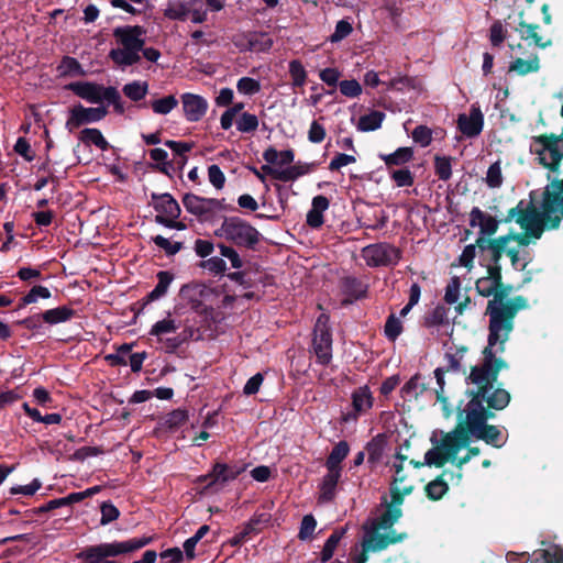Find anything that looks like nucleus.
<instances>
[{"label":"nucleus","instance_id":"nucleus-61","mask_svg":"<svg viewBox=\"0 0 563 563\" xmlns=\"http://www.w3.org/2000/svg\"><path fill=\"white\" fill-rule=\"evenodd\" d=\"M412 140L422 147L430 145L432 141V132L426 125H418L412 131Z\"/></svg>","mask_w":563,"mask_h":563},{"label":"nucleus","instance_id":"nucleus-34","mask_svg":"<svg viewBox=\"0 0 563 563\" xmlns=\"http://www.w3.org/2000/svg\"><path fill=\"white\" fill-rule=\"evenodd\" d=\"M385 114L380 111H372L358 119L357 129L362 132H371L380 128Z\"/></svg>","mask_w":563,"mask_h":563},{"label":"nucleus","instance_id":"nucleus-63","mask_svg":"<svg viewBox=\"0 0 563 563\" xmlns=\"http://www.w3.org/2000/svg\"><path fill=\"white\" fill-rule=\"evenodd\" d=\"M131 352V346L128 344L121 345L115 353L106 356L112 365H128V356Z\"/></svg>","mask_w":563,"mask_h":563},{"label":"nucleus","instance_id":"nucleus-41","mask_svg":"<svg viewBox=\"0 0 563 563\" xmlns=\"http://www.w3.org/2000/svg\"><path fill=\"white\" fill-rule=\"evenodd\" d=\"M413 152L410 147H399L394 153L380 155L387 166L402 165L412 158Z\"/></svg>","mask_w":563,"mask_h":563},{"label":"nucleus","instance_id":"nucleus-49","mask_svg":"<svg viewBox=\"0 0 563 563\" xmlns=\"http://www.w3.org/2000/svg\"><path fill=\"white\" fill-rule=\"evenodd\" d=\"M485 181L489 188H499L503 185V174L499 162H495L488 167Z\"/></svg>","mask_w":563,"mask_h":563},{"label":"nucleus","instance_id":"nucleus-36","mask_svg":"<svg viewBox=\"0 0 563 563\" xmlns=\"http://www.w3.org/2000/svg\"><path fill=\"white\" fill-rule=\"evenodd\" d=\"M475 438L495 448H501L505 444L501 432L496 426L486 424Z\"/></svg>","mask_w":563,"mask_h":563},{"label":"nucleus","instance_id":"nucleus-2","mask_svg":"<svg viewBox=\"0 0 563 563\" xmlns=\"http://www.w3.org/2000/svg\"><path fill=\"white\" fill-rule=\"evenodd\" d=\"M527 300L521 297L504 299L501 295H495L488 301L486 314L489 317L487 346L483 351V363L472 368L467 380L479 385L496 378L507 364L497 354L505 351V344L514 330V320L517 313L527 308Z\"/></svg>","mask_w":563,"mask_h":563},{"label":"nucleus","instance_id":"nucleus-13","mask_svg":"<svg viewBox=\"0 0 563 563\" xmlns=\"http://www.w3.org/2000/svg\"><path fill=\"white\" fill-rule=\"evenodd\" d=\"M362 256L371 267L396 265L400 260V252L388 243H376L365 246Z\"/></svg>","mask_w":563,"mask_h":563},{"label":"nucleus","instance_id":"nucleus-25","mask_svg":"<svg viewBox=\"0 0 563 563\" xmlns=\"http://www.w3.org/2000/svg\"><path fill=\"white\" fill-rule=\"evenodd\" d=\"M405 460L406 457L400 453H397L395 456V461L391 465L394 470V478L390 484V494L398 495L399 493H402V495H409L412 492V486L400 487V484L406 481V474L404 472Z\"/></svg>","mask_w":563,"mask_h":563},{"label":"nucleus","instance_id":"nucleus-10","mask_svg":"<svg viewBox=\"0 0 563 563\" xmlns=\"http://www.w3.org/2000/svg\"><path fill=\"white\" fill-rule=\"evenodd\" d=\"M509 239V236H501L495 240L490 246L488 247L492 253V265H489L487 269V276L479 278L476 282V290L483 297H489L492 295H497L496 290L500 284L501 279V267L499 265L500 260V251L505 247V242Z\"/></svg>","mask_w":563,"mask_h":563},{"label":"nucleus","instance_id":"nucleus-18","mask_svg":"<svg viewBox=\"0 0 563 563\" xmlns=\"http://www.w3.org/2000/svg\"><path fill=\"white\" fill-rule=\"evenodd\" d=\"M180 101L188 122L200 121L208 111V101L200 95L185 92L180 96Z\"/></svg>","mask_w":563,"mask_h":563},{"label":"nucleus","instance_id":"nucleus-60","mask_svg":"<svg viewBox=\"0 0 563 563\" xmlns=\"http://www.w3.org/2000/svg\"><path fill=\"white\" fill-rule=\"evenodd\" d=\"M426 490L431 499L438 500L448 492V484L442 479H434L427 485Z\"/></svg>","mask_w":563,"mask_h":563},{"label":"nucleus","instance_id":"nucleus-16","mask_svg":"<svg viewBox=\"0 0 563 563\" xmlns=\"http://www.w3.org/2000/svg\"><path fill=\"white\" fill-rule=\"evenodd\" d=\"M390 495H391V503L387 506V509L380 516L379 523L374 522L372 525V527L365 531V533L374 528H376L377 531H379L380 528L389 529L401 517V505H402V499L406 495H402V493H399L398 495H396V494H390ZM378 533L380 537L385 538L388 541L393 540V539H399V538H401L400 541H402V539H404V536L395 537L394 536L395 532H391L388 536H384L380 532H378ZM397 542H399V540Z\"/></svg>","mask_w":563,"mask_h":563},{"label":"nucleus","instance_id":"nucleus-24","mask_svg":"<svg viewBox=\"0 0 563 563\" xmlns=\"http://www.w3.org/2000/svg\"><path fill=\"white\" fill-rule=\"evenodd\" d=\"M499 222L488 213L474 207L470 212V225L478 227L483 235H493L498 229Z\"/></svg>","mask_w":563,"mask_h":563},{"label":"nucleus","instance_id":"nucleus-56","mask_svg":"<svg viewBox=\"0 0 563 563\" xmlns=\"http://www.w3.org/2000/svg\"><path fill=\"white\" fill-rule=\"evenodd\" d=\"M152 241L157 247L164 250L167 255H175L180 251L183 246L180 242H170L168 239L162 235L153 236Z\"/></svg>","mask_w":563,"mask_h":563},{"label":"nucleus","instance_id":"nucleus-32","mask_svg":"<svg viewBox=\"0 0 563 563\" xmlns=\"http://www.w3.org/2000/svg\"><path fill=\"white\" fill-rule=\"evenodd\" d=\"M346 530H347V527H342V528L335 529L330 534V537L327 539V541L323 545V549L321 551V555H320V561L322 563L328 562L333 556V553H334L339 542L346 533Z\"/></svg>","mask_w":563,"mask_h":563},{"label":"nucleus","instance_id":"nucleus-14","mask_svg":"<svg viewBox=\"0 0 563 563\" xmlns=\"http://www.w3.org/2000/svg\"><path fill=\"white\" fill-rule=\"evenodd\" d=\"M463 413H465V429L470 437H474L481 432V430L487 424V420L493 417V413H488L482 404V399L479 396H473V398L467 402L465 409L460 412L459 419H462Z\"/></svg>","mask_w":563,"mask_h":563},{"label":"nucleus","instance_id":"nucleus-50","mask_svg":"<svg viewBox=\"0 0 563 563\" xmlns=\"http://www.w3.org/2000/svg\"><path fill=\"white\" fill-rule=\"evenodd\" d=\"M435 174L441 180H449L452 176V165L450 157L437 156L434 161Z\"/></svg>","mask_w":563,"mask_h":563},{"label":"nucleus","instance_id":"nucleus-40","mask_svg":"<svg viewBox=\"0 0 563 563\" xmlns=\"http://www.w3.org/2000/svg\"><path fill=\"white\" fill-rule=\"evenodd\" d=\"M178 106V100L175 96L168 95L159 99L151 101V108L155 114L166 115L170 113Z\"/></svg>","mask_w":563,"mask_h":563},{"label":"nucleus","instance_id":"nucleus-53","mask_svg":"<svg viewBox=\"0 0 563 563\" xmlns=\"http://www.w3.org/2000/svg\"><path fill=\"white\" fill-rule=\"evenodd\" d=\"M352 31L353 26L347 20H340L335 25L334 32L330 35L329 41L331 43H339L346 38Z\"/></svg>","mask_w":563,"mask_h":563},{"label":"nucleus","instance_id":"nucleus-58","mask_svg":"<svg viewBox=\"0 0 563 563\" xmlns=\"http://www.w3.org/2000/svg\"><path fill=\"white\" fill-rule=\"evenodd\" d=\"M340 92L347 98H356L362 93V86L355 79L339 82Z\"/></svg>","mask_w":563,"mask_h":563},{"label":"nucleus","instance_id":"nucleus-8","mask_svg":"<svg viewBox=\"0 0 563 563\" xmlns=\"http://www.w3.org/2000/svg\"><path fill=\"white\" fill-rule=\"evenodd\" d=\"M180 327V320L175 318L170 312H167L163 319L152 324L148 335L155 339L156 343L159 344L165 353L173 354L188 338L184 331H178Z\"/></svg>","mask_w":563,"mask_h":563},{"label":"nucleus","instance_id":"nucleus-7","mask_svg":"<svg viewBox=\"0 0 563 563\" xmlns=\"http://www.w3.org/2000/svg\"><path fill=\"white\" fill-rule=\"evenodd\" d=\"M214 235L236 246L250 250L254 249L261 239V233L256 228L236 216L224 217L220 227L214 230Z\"/></svg>","mask_w":563,"mask_h":563},{"label":"nucleus","instance_id":"nucleus-33","mask_svg":"<svg viewBox=\"0 0 563 563\" xmlns=\"http://www.w3.org/2000/svg\"><path fill=\"white\" fill-rule=\"evenodd\" d=\"M165 145L172 150L174 154V161L175 163L183 168L187 161V153L191 151L194 147L192 143L187 142H178V141H166Z\"/></svg>","mask_w":563,"mask_h":563},{"label":"nucleus","instance_id":"nucleus-62","mask_svg":"<svg viewBox=\"0 0 563 563\" xmlns=\"http://www.w3.org/2000/svg\"><path fill=\"white\" fill-rule=\"evenodd\" d=\"M356 162L355 154H336L329 163L330 170H339L340 168L347 166L350 164H354Z\"/></svg>","mask_w":563,"mask_h":563},{"label":"nucleus","instance_id":"nucleus-38","mask_svg":"<svg viewBox=\"0 0 563 563\" xmlns=\"http://www.w3.org/2000/svg\"><path fill=\"white\" fill-rule=\"evenodd\" d=\"M250 52L263 53L273 46V40L267 33L251 32V41H249Z\"/></svg>","mask_w":563,"mask_h":563},{"label":"nucleus","instance_id":"nucleus-55","mask_svg":"<svg viewBox=\"0 0 563 563\" xmlns=\"http://www.w3.org/2000/svg\"><path fill=\"white\" fill-rule=\"evenodd\" d=\"M461 282L460 278L454 276L450 279L445 287L444 300L449 305L456 303L460 298Z\"/></svg>","mask_w":563,"mask_h":563},{"label":"nucleus","instance_id":"nucleus-15","mask_svg":"<svg viewBox=\"0 0 563 563\" xmlns=\"http://www.w3.org/2000/svg\"><path fill=\"white\" fill-rule=\"evenodd\" d=\"M107 113L108 111L103 106L86 108L82 104H76L69 111L66 129L71 132L84 124L98 122L102 120Z\"/></svg>","mask_w":563,"mask_h":563},{"label":"nucleus","instance_id":"nucleus-54","mask_svg":"<svg viewBox=\"0 0 563 563\" xmlns=\"http://www.w3.org/2000/svg\"><path fill=\"white\" fill-rule=\"evenodd\" d=\"M402 332V324L398 318L390 314L385 323L384 333L390 341H395Z\"/></svg>","mask_w":563,"mask_h":563},{"label":"nucleus","instance_id":"nucleus-31","mask_svg":"<svg viewBox=\"0 0 563 563\" xmlns=\"http://www.w3.org/2000/svg\"><path fill=\"white\" fill-rule=\"evenodd\" d=\"M174 280V275L167 271L157 273V284L154 289L147 295L148 301H155L164 297Z\"/></svg>","mask_w":563,"mask_h":563},{"label":"nucleus","instance_id":"nucleus-26","mask_svg":"<svg viewBox=\"0 0 563 563\" xmlns=\"http://www.w3.org/2000/svg\"><path fill=\"white\" fill-rule=\"evenodd\" d=\"M341 473L338 471H328L323 476L320 485H319V503L327 504L333 500L336 493V486L340 481Z\"/></svg>","mask_w":563,"mask_h":563},{"label":"nucleus","instance_id":"nucleus-6","mask_svg":"<svg viewBox=\"0 0 563 563\" xmlns=\"http://www.w3.org/2000/svg\"><path fill=\"white\" fill-rule=\"evenodd\" d=\"M151 541V537H141L89 545L77 554V559L85 563H114V558L140 550Z\"/></svg>","mask_w":563,"mask_h":563},{"label":"nucleus","instance_id":"nucleus-23","mask_svg":"<svg viewBox=\"0 0 563 563\" xmlns=\"http://www.w3.org/2000/svg\"><path fill=\"white\" fill-rule=\"evenodd\" d=\"M516 31L518 32L521 40L528 42L529 44H533L539 48H547L552 45V41L550 38L540 34L539 25L520 21L516 27Z\"/></svg>","mask_w":563,"mask_h":563},{"label":"nucleus","instance_id":"nucleus-39","mask_svg":"<svg viewBox=\"0 0 563 563\" xmlns=\"http://www.w3.org/2000/svg\"><path fill=\"white\" fill-rule=\"evenodd\" d=\"M123 93L132 101H140L145 98L148 91V85L146 81L135 80L125 84L122 89Z\"/></svg>","mask_w":563,"mask_h":563},{"label":"nucleus","instance_id":"nucleus-1","mask_svg":"<svg viewBox=\"0 0 563 563\" xmlns=\"http://www.w3.org/2000/svg\"><path fill=\"white\" fill-rule=\"evenodd\" d=\"M563 219V179L544 188L541 201L520 200L508 211L506 222H515L523 234H508L500 256L506 254L517 271H523L530 262L526 246L530 239L538 240L545 229H555Z\"/></svg>","mask_w":563,"mask_h":563},{"label":"nucleus","instance_id":"nucleus-12","mask_svg":"<svg viewBox=\"0 0 563 563\" xmlns=\"http://www.w3.org/2000/svg\"><path fill=\"white\" fill-rule=\"evenodd\" d=\"M312 346L318 363L328 365L332 360V335L329 328V317L320 314L314 324Z\"/></svg>","mask_w":563,"mask_h":563},{"label":"nucleus","instance_id":"nucleus-19","mask_svg":"<svg viewBox=\"0 0 563 563\" xmlns=\"http://www.w3.org/2000/svg\"><path fill=\"white\" fill-rule=\"evenodd\" d=\"M183 205L189 213L198 217L207 216L221 208L219 199L202 198L194 194H186L183 198Z\"/></svg>","mask_w":563,"mask_h":563},{"label":"nucleus","instance_id":"nucleus-20","mask_svg":"<svg viewBox=\"0 0 563 563\" xmlns=\"http://www.w3.org/2000/svg\"><path fill=\"white\" fill-rule=\"evenodd\" d=\"M401 538H399L400 540ZM398 539L393 540H386L385 538L380 537L377 529L374 528L369 531H367L364 534L363 542H362V552L356 554L353 559L354 563H366L367 561V551L377 552L386 549L389 544L396 543Z\"/></svg>","mask_w":563,"mask_h":563},{"label":"nucleus","instance_id":"nucleus-43","mask_svg":"<svg viewBox=\"0 0 563 563\" xmlns=\"http://www.w3.org/2000/svg\"><path fill=\"white\" fill-rule=\"evenodd\" d=\"M533 560L536 563H563L562 553L556 548L536 551Z\"/></svg>","mask_w":563,"mask_h":563},{"label":"nucleus","instance_id":"nucleus-21","mask_svg":"<svg viewBox=\"0 0 563 563\" xmlns=\"http://www.w3.org/2000/svg\"><path fill=\"white\" fill-rule=\"evenodd\" d=\"M68 88L76 96L91 103L104 101L108 92V87L89 81L71 82L68 85Z\"/></svg>","mask_w":563,"mask_h":563},{"label":"nucleus","instance_id":"nucleus-17","mask_svg":"<svg viewBox=\"0 0 563 563\" xmlns=\"http://www.w3.org/2000/svg\"><path fill=\"white\" fill-rule=\"evenodd\" d=\"M497 377L490 379L485 384H479L477 386V391L474 396H479L482 402L485 400L487 405L496 410H501L506 408L510 401L509 393L504 388H494V384L496 383Z\"/></svg>","mask_w":563,"mask_h":563},{"label":"nucleus","instance_id":"nucleus-47","mask_svg":"<svg viewBox=\"0 0 563 563\" xmlns=\"http://www.w3.org/2000/svg\"><path fill=\"white\" fill-rule=\"evenodd\" d=\"M52 292L51 290L42 285H36L31 288V290L22 298L21 306H27L31 303L36 302L40 298L42 299H48L51 298Z\"/></svg>","mask_w":563,"mask_h":563},{"label":"nucleus","instance_id":"nucleus-4","mask_svg":"<svg viewBox=\"0 0 563 563\" xmlns=\"http://www.w3.org/2000/svg\"><path fill=\"white\" fill-rule=\"evenodd\" d=\"M145 33V30L139 25L118 26L113 30L117 46L110 49L109 58L118 68L125 70L141 62Z\"/></svg>","mask_w":563,"mask_h":563},{"label":"nucleus","instance_id":"nucleus-30","mask_svg":"<svg viewBox=\"0 0 563 563\" xmlns=\"http://www.w3.org/2000/svg\"><path fill=\"white\" fill-rule=\"evenodd\" d=\"M352 406L356 413L364 412L372 408L373 396L368 386H361L353 391Z\"/></svg>","mask_w":563,"mask_h":563},{"label":"nucleus","instance_id":"nucleus-59","mask_svg":"<svg viewBox=\"0 0 563 563\" xmlns=\"http://www.w3.org/2000/svg\"><path fill=\"white\" fill-rule=\"evenodd\" d=\"M316 526H317V521H316V519H314V517L312 515L303 516V518L301 520V523H300V529H299L298 538L300 540H308V539H310L312 537V534H313Z\"/></svg>","mask_w":563,"mask_h":563},{"label":"nucleus","instance_id":"nucleus-11","mask_svg":"<svg viewBox=\"0 0 563 563\" xmlns=\"http://www.w3.org/2000/svg\"><path fill=\"white\" fill-rule=\"evenodd\" d=\"M152 203L157 212L156 223L179 231L186 229L184 223L177 221L180 216V207L170 194H152Z\"/></svg>","mask_w":563,"mask_h":563},{"label":"nucleus","instance_id":"nucleus-5","mask_svg":"<svg viewBox=\"0 0 563 563\" xmlns=\"http://www.w3.org/2000/svg\"><path fill=\"white\" fill-rule=\"evenodd\" d=\"M263 158L267 165H263L262 170L274 179L284 183L294 181L310 172L308 164L298 162L290 165L295 159L292 150L278 152L275 147L271 146L264 151Z\"/></svg>","mask_w":563,"mask_h":563},{"label":"nucleus","instance_id":"nucleus-44","mask_svg":"<svg viewBox=\"0 0 563 563\" xmlns=\"http://www.w3.org/2000/svg\"><path fill=\"white\" fill-rule=\"evenodd\" d=\"M292 87H302L306 84L307 71L301 62L294 59L288 66Z\"/></svg>","mask_w":563,"mask_h":563},{"label":"nucleus","instance_id":"nucleus-37","mask_svg":"<svg viewBox=\"0 0 563 563\" xmlns=\"http://www.w3.org/2000/svg\"><path fill=\"white\" fill-rule=\"evenodd\" d=\"M243 472V467L228 466L223 463H217L213 466L214 482L227 483L235 479Z\"/></svg>","mask_w":563,"mask_h":563},{"label":"nucleus","instance_id":"nucleus-64","mask_svg":"<svg viewBox=\"0 0 563 563\" xmlns=\"http://www.w3.org/2000/svg\"><path fill=\"white\" fill-rule=\"evenodd\" d=\"M208 178L216 189L223 188L225 183V176L218 165L212 164L208 167Z\"/></svg>","mask_w":563,"mask_h":563},{"label":"nucleus","instance_id":"nucleus-42","mask_svg":"<svg viewBox=\"0 0 563 563\" xmlns=\"http://www.w3.org/2000/svg\"><path fill=\"white\" fill-rule=\"evenodd\" d=\"M258 118L249 112H242L235 121L236 130L241 133H252L258 128Z\"/></svg>","mask_w":563,"mask_h":563},{"label":"nucleus","instance_id":"nucleus-9","mask_svg":"<svg viewBox=\"0 0 563 563\" xmlns=\"http://www.w3.org/2000/svg\"><path fill=\"white\" fill-rule=\"evenodd\" d=\"M530 151L541 165L554 170L563 158V137L555 135L533 137Z\"/></svg>","mask_w":563,"mask_h":563},{"label":"nucleus","instance_id":"nucleus-3","mask_svg":"<svg viewBox=\"0 0 563 563\" xmlns=\"http://www.w3.org/2000/svg\"><path fill=\"white\" fill-rule=\"evenodd\" d=\"M430 441L433 448L424 454V464L428 466L440 467L449 462L462 468L472 457L479 454L478 448H470L471 437L462 424L445 433L441 440L433 434Z\"/></svg>","mask_w":563,"mask_h":563},{"label":"nucleus","instance_id":"nucleus-29","mask_svg":"<svg viewBox=\"0 0 563 563\" xmlns=\"http://www.w3.org/2000/svg\"><path fill=\"white\" fill-rule=\"evenodd\" d=\"M349 451L350 446L346 441L336 443L327 459V471H338V473H341V462L347 456Z\"/></svg>","mask_w":563,"mask_h":563},{"label":"nucleus","instance_id":"nucleus-57","mask_svg":"<svg viewBox=\"0 0 563 563\" xmlns=\"http://www.w3.org/2000/svg\"><path fill=\"white\" fill-rule=\"evenodd\" d=\"M343 290L355 299L362 297L365 291L363 284L354 277H347L343 280Z\"/></svg>","mask_w":563,"mask_h":563},{"label":"nucleus","instance_id":"nucleus-22","mask_svg":"<svg viewBox=\"0 0 563 563\" xmlns=\"http://www.w3.org/2000/svg\"><path fill=\"white\" fill-rule=\"evenodd\" d=\"M484 125V115L479 108L472 107L468 114L462 113L457 118V128L466 137L481 134Z\"/></svg>","mask_w":563,"mask_h":563},{"label":"nucleus","instance_id":"nucleus-35","mask_svg":"<svg viewBox=\"0 0 563 563\" xmlns=\"http://www.w3.org/2000/svg\"><path fill=\"white\" fill-rule=\"evenodd\" d=\"M80 141L86 145H96L98 148L106 151L109 143L103 137L102 133L98 129L86 128L80 132Z\"/></svg>","mask_w":563,"mask_h":563},{"label":"nucleus","instance_id":"nucleus-51","mask_svg":"<svg viewBox=\"0 0 563 563\" xmlns=\"http://www.w3.org/2000/svg\"><path fill=\"white\" fill-rule=\"evenodd\" d=\"M200 266L214 275H223L227 271L225 261L219 256H212L202 261Z\"/></svg>","mask_w":563,"mask_h":563},{"label":"nucleus","instance_id":"nucleus-48","mask_svg":"<svg viewBox=\"0 0 563 563\" xmlns=\"http://www.w3.org/2000/svg\"><path fill=\"white\" fill-rule=\"evenodd\" d=\"M236 89L239 93L245 96H253L261 90V84L258 80L251 77H242L236 82Z\"/></svg>","mask_w":563,"mask_h":563},{"label":"nucleus","instance_id":"nucleus-45","mask_svg":"<svg viewBox=\"0 0 563 563\" xmlns=\"http://www.w3.org/2000/svg\"><path fill=\"white\" fill-rule=\"evenodd\" d=\"M466 351L467 349L462 346L455 352H446L444 356L446 365L443 368L448 372H459Z\"/></svg>","mask_w":563,"mask_h":563},{"label":"nucleus","instance_id":"nucleus-46","mask_svg":"<svg viewBox=\"0 0 563 563\" xmlns=\"http://www.w3.org/2000/svg\"><path fill=\"white\" fill-rule=\"evenodd\" d=\"M385 448V439L382 434L373 438L366 446L369 462H377L380 460Z\"/></svg>","mask_w":563,"mask_h":563},{"label":"nucleus","instance_id":"nucleus-28","mask_svg":"<svg viewBox=\"0 0 563 563\" xmlns=\"http://www.w3.org/2000/svg\"><path fill=\"white\" fill-rule=\"evenodd\" d=\"M75 316V310L68 306H60L57 308L45 310L37 318H42L43 321L49 325L64 323L69 321Z\"/></svg>","mask_w":563,"mask_h":563},{"label":"nucleus","instance_id":"nucleus-52","mask_svg":"<svg viewBox=\"0 0 563 563\" xmlns=\"http://www.w3.org/2000/svg\"><path fill=\"white\" fill-rule=\"evenodd\" d=\"M101 518L100 525L107 526L114 520H117L120 516L119 509L111 501H103L100 506Z\"/></svg>","mask_w":563,"mask_h":563},{"label":"nucleus","instance_id":"nucleus-27","mask_svg":"<svg viewBox=\"0 0 563 563\" xmlns=\"http://www.w3.org/2000/svg\"><path fill=\"white\" fill-rule=\"evenodd\" d=\"M541 69L540 58L538 54H530L528 58H516L510 62L508 70L519 76L536 74Z\"/></svg>","mask_w":563,"mask_h":563}]
</instances>
